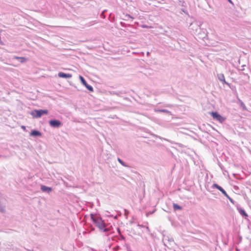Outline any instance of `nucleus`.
<instances>
[{
  "mask_svg": "<svg viewBox=\"0 0 251 251\" xmlns=\"http://www.w3.org/2000/svg\"><path fill=\"white\" fill-rule=\"evenodd\" d=\"M165 107H171L172 106V104H166L164 106Z\"/></svg>",
  "mask_w": 251,
  "mask_h": 251,
  "instance_id": "nucleus-23",
  "label": "nucleus"
},
{
  "mask_svg": "<svg viewBox=\"0 0 251 251\" xmlns=\"http://www.w3.org/2000/svg\"><path fill=\"white\" fill-rule=\"evenodd\" d=\"M228 0V1L229 2H230V3H232V2L231 0Z\"/></svg>",
  "mask_w": 251,
  "mask_h": 251,
  "instance_id": "nucleus-26",
  "label": "nucleus"
},
{
  "mask_svg": "<svg viewBox=\"0 0 251 251\" xmlns=\"http://www.w3.org/2000/svg\"><path fill=\"white\" fill-rule=\"evenodd\" d=\"M121 92H113L111 94L119 96Z\"/></svg>",
  "mask_w": 251,
  "mask_h": 251,
  "instance_id": "nucleus-21",
  "label": "nucleus"
},
{
  "mask_svg": "<svg viewBox=\"0 0 251 251\" xmlns=\"http://www.w3.org/2000/svg\"><path fill=\"white\" fill-rule=\"evenodd\" d=\"M241 106L243 107L244 109H246V107L242 101H241Z\"/></svg>",
  "mask_w": 251,
  "mask_h": 251,
  "instance_id": "nucleus-20",
  "label": "nucleus"
},
{
  "mask_svg": "<svg viewBox=\"0 0 251 251\" xmlns=\"http://www.w3.org/2000/svg\"><path fill=\"white\" fill-rule=\"evenodd\" d=\"M13 59H16L19 60L21 63H24L27 60L26 58L24 57H18L16 56H14L13 57Z\"/></svg>",
  "mask_w": 251,
  "mask_h": 251,
  "instance_id": "nucleus-13",
  "label": "nucleus"
},
{
  "mask_svg": "<svg viewBox=\"0 0 251 251\" xmlns=\"http://www.w3.org/2000/svg\"><path fill=\"white\" fill-rule=\"evenodd\" d=\"M154 111L156 112L165 113L169 114L170 115H172L171 111H170L167 109H159L155 108L154 109Z\"/></svg>",
  "mask_w": 251,
  "mask_h": 251,
  "instance_id": "nucleus-12",
  "label": "nucleus"
},
{
  "mask_svg": "<svg viewBox=\"0 0 251 251\" xmlns=\"http://www.w3.org/2000/svg\"><path fill=\"white\" fill-rule=\"evenodd\" d=\"M118 161L124 167H128L122 159L120 158H117Z\"/></svg>",
  "mask_w": 251,
  "mask_h": 251,
  "instance_id": "nucleus-16",
  "label": "nucleus"
},
{
  "mask_svg": "<svg viewBox=\"0 0 251 251\" xmlns=\"http://www.w3.org/2000/svg\"><path fill=\"white\" fill-rule=\"evenodd\" d=\"M91 217L96 226L98 227L101 230L103 229L104 232L108 231L107 229L105 228V225L100 217L94 216L92 214H91Z\"/></svg>",
  "mask_w": 251,
  "mask_h": 251,
  "instance_id": "nucleus-1",
  "label": "nucleus"
},
{
  "mask_svg": "<svg viewBox=\"0 0 251 251\" xmlns=\"http://www.w3.org/2000/svg\"><path fill=\"white\" fill-rule=\"evenodd\" d=\"M125 215H127L129 214V211L126 209H125Z\"/></svg>",
  "mask_w": 251,
  "mask_h": 251,
  "instance_id": "nucleus-22",
  "label": "nucleus"
},
{
  "mask_svg": "<svg viewBox=\"0 0 251 251\" xmlns=\"http://www.w3.org/2000/svg\"><path fill=\"white\" fill-rule=\"evenodd\" d=\"M121 239H122V240H125V237L123 235H121Z\"/></svg>",
  "mask_w": 251,
  "mask_h": 251,
  "instance_id": "nucleus-24",
  "label": "nucleus"
},
{
  "mask_svg": "<svg viewBox=\"0 0 251 251\" xmlns=\"http://www.w3.org/2000/svg\"><path fill=\"white\" fill-rule=\"evenodd\" d=\"M22 127L23 129H25V126H22Z\"/></svg>",
  "mask_w": 251,
  "mask_h": 251,
  "instance_id": "nucleus-27",
  "label": "nucleus"
},
{
  "mask_svg": "<svg viewBox=\"0 0 251 251\" xmlns=\"http://www.w3.org/2000/svg\"><path fill=\"white\" fill-rule=\"evenodd\" d=\"M49 113L48 110L46 109H39V110H34L32 111L30 114L34 117L36 118H40L43 115H47Z\"/></svg>",
  "mask_w": 251,
  "mask_h": 251,
  "instance_id": "nucleus-2",
  "label": "nucleus"
},
{
  "mask_svg": "<svg viewBox=\"0 0 251 251\" xmlns=\"http://www.w3.org/2000/svg\"><path fill=\"white\" fill-rule=\"evenodd\" d=\"M217 77L218 78V79L221 81L222 82V83H224V84H226V85H227L228 86H229V84L227 82L226 80H225V76H224V75L223 74H217Z\"/></svg>",
  "mask_w": 251,
  "mask_h": 251,
  "instance_id": "nucleus-8",
  "label": "nucleus"
},
{
  "mask_svg": "<svg viewBox=\"0 0 251 251\" xmlns=\"http://www.w3.org/2000/svg\"><path fill=\"white\" fill-rule=\"evenodd\" d=\"M125 18H126V20H128L129 19H131V20L133 19V18L129 14H126L125 16Z\"/></svg>",
  "mask_w": 251,
  "mask_h": 251,
  "instance_id": "nucleus-17",
  "label": "nucleus"
},
{
  "mask_svg": "<svg viewBox=\"0 0 251 251\" xmlns=\"http://www.w3.org/2000/svg\"><path fill=\"white\" fill-rule=\"evenodd\" d=\"M49 124L50 126L54 128H58L62 126L61 122L58 120H51L49 121Z\"/></svg>",
  "mask_w": 251,
  "mask_h": 251,
  "instance_id": "nucleus-4",
  "label": "nucleus"
},
{
  "mask_svg": "<svg viewBox=\"0 0 251 251\" xmlns=\"http://www.w3.org/2000/svg\"><path fill=\"white\" fill-rule=\"evenodd\" d=\"M212 188H216L218 189L219 191H220L224 195V196H226L227 194L226 192V191L220 186L218 185L217 184L214 183L212 185Z\"/></svg>",
  "mask_w": 251,
  "mask_h": 251,
  "instance_id": "nucleus-7",
  "label": "nucleus"
},
{
  "mask_svg": "<svg viewBox=\"0 0 251 251\" xmlns=\"http://www.w3.org/2000/svg\"><path fill=\"white\" fill-rule=\"evenodd\" d=\"M211 116L213 118L220 123H223L225 120V118L221 116L218 112H212L211 113Z\"/></svg>",
  "mask_w": 251,
  "mask_h": 251,
  "instance_id": "nucleus-3",
  "label": "nucleus"
},
{
  "mask_svg": "<svg viewBox=\"0 0 251 251\" xmlns=\"http://www.w3.org/2000/svg\"><path fill=\"white\" fill-rule=\"evenodd\" d=\"M163 242H164V246L166 247L171 246L172 244L174 243V239L169 236H165L163 239Z\"/></svg>",
  "mask_w": 251,
  "mask_h": 251,
  "instance_id": "nucleus-5",
  "label": "nucleus"
},
{
  "mask_svg": "<svg viewBox=\"0 0 251 251\" xmlns=\"http://www.w3.org/2000/svg\"><path fill=\"white\" fill-rule=\"evenodd\" d=\"M79 78L81 80V83L84 85L86 88L89 90L90 91H93V88L91 85H89L87 84V82L85 80V79L81 75H79Z\"/></svg>",
  "mask_w": 251,
  "mask_h": 251,
  "instance_id": "nucleus-6",
  "label": "nucleus"
},
{
  "mask_svg": "<svg viewBox=\"0 0 251 251\" xmlns=\"http://www.w3.org/2000/svg\"><path fill=\"white\" fill-rule=\"evenodd\" d=\"M173 208L175 210H181L182 209V207L176 203L173 204Z\"/></svg>",
  "mask_w": 251,
  "mask_h": 251,
  "instance_id": "nucleus-15",
  "label": "nucleus"
},
{
  "mask_svg": "<svg viewBox=\"0 0 251 251\" xmlns=\"http://www.w3.org/2000/svg\"><path fill=\"white\" fill-rule=\"evenodd\" d=\"M239 212L243 216H244L245 217H247L248 216V214L246 213V212L245 211V210L242 208H240L239 209Z\"/></svg>",
  "mask_w": 251,
  "mask_h": 251,
  "instance_id": "nucleus-14",
  "label": "nucleus"
},
{
  "mask_svg": "<svg viewBox=\"0 0 251 251\" xmlns=\"http://www.w3.org/2000/svg\"><path fill=\"white\" fill-rule=\"evenodd\" d=\"M41 133L39 131L36 130H32L30 133V136L34 137L41 136Z\"/></svg>",
  "mask_w": 251,
  "mask_h": 251,
  "instance_id": "nucleus-11",
  "label": "nucleus"
},
{
  "mask_svg": "<svg viewBox=\"0 0 251 251\" xmlns=\"http://www.w3.org/2000/svg\"><path fill=\"white\" fill-rule=\"evenodd\" d=\"M58 76L61 78H71L72 77V75L71 74H66L61 72L58 73Z\"/></svg>",
  "mask_w": 251,
  "mask_h": 251,
  "instance_id": "nucleus-9",
  "label": "nucleus"
},
{
  "mask_svg": "<svg viewBox=\"0 0 251 251\" xmlns=\"http://www.w3.org/2000/svg\"><path fill=\"white\" fill-rule=\"evenodd\" d=\"M41 190L44 192L50 193L51 191L52 188L45 185H41Z\"/></svg>",
  "mask_w": 251,
  "mask_h": 251,
  "instance_id": "nucleus-10",
  "label": "nucleus"
},
{
  "mask_svg": "<svg viewBox=\"0 0 251 251\" xmlns=\"http://www.w3.org/2000/svg\"><path fill=\"white\" fill-rule=\"evenodd\" d=\"M5 210V207L3 205H0V212H4Z\"/></svg>",
  "mask_w": 251,
  "mask_h": 251,
  "instance_id": "nucleus-18",
  "label": "nucleus"
},
{
  "mask_svg": "<svg viewBox=\"0 0 251 251\" xmlns=\"http://www.w3.org/2000/svg\"><path fill=\"white\" fill-rule=\"evenodd\" d=\"M153 212H154V211H152V212H150L148 213V214H152Z\"/></svg>",
  "mask_w": 251,
  "mask_h": 251,
  "instance_id": "nucleus-25",
  "label": "nucleus"
},
{
  "mask_svg": "<svg viewBox=\"0 0 251 251\" xmlns=\"http://www.w3.org/2000/svg\"><path fill=\"white\" fill-rule=\"evenodd\" d=\"M226 197L229 200L231 203H234V201L228 195H227Z\"/></svg>",
  "mask_w": 251,
  "mask_h": 251,
  "instance_id": "nucleus-19",
  "label": "nucleus"
}]
</instances>
